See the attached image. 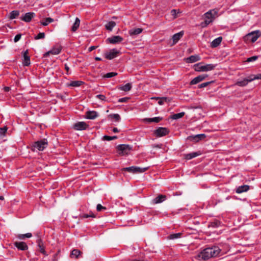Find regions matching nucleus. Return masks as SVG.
<instances>
[{
	"label": "nucleus",
	"mask_w": 261,
	"mask_h": 261,
	"mask_svg": "<svg viewBox=\"0 0 261 261\" xmlns=\"http://www.w3.org/2000/svg\"><path fill=\"white\" fill-rule=\"evenodd\" d=\"M183 35L184 32L182 31L175 34L174 35H173L172 37L173 41L174 43L177 42L180 39V38L182 37Z\"/></svg>",
	"instance_id": "obj_31"
},
{
	"label": "nucleus",
	"mask_w": 261,
	"mask_h": 261,
	"mask_svg": "<svg viewBox=\"0 0 261 261\" xmlns=\"http://www.w3.org/2000/svg\"><path fill=\"white\" fill-rule=\"evenodd\" d=\"M249 77H250V81H251V82L252 81H253L255 80H260L261 79V73H258L257 74H256V75H249Z\"/></svg>",
	"instance_id": "obj_44"
},
{
	"label": "nucleus",
	"mask_w": 261,
	"mask_h": 261,
	"mask_svg": "<svg viewBox=\"0 0 261 261\" xmlns=\"http://www.w3.org/2000/svg\"><path fill=\"white\" fill-rule=\"evenodd\" d=\"M102 140H106V141H111L112 140L111 136H109L107 135H105L102 137Z\"/></svg>",
	"instance_id": "obj_54"
},
{
	"label": "nucleus",
	"mask_w": 261,
	"mask_h": 261,
	"mask_svg": "<svg viewBox=\"0 0 261 261\" xmlns=\"http://www.w3.org/2000/svg\"><path fill=\"white\" fill-rule=\"evenodd\" d=\"M96 208L97 211H98V204L96 205Z\"/></svg>",
	"instance_id": "obj_64"
},
{
	"label": "nucleus",
	"mask_w": 261,
	"mask_h": 261,
	"mask_svg": "<svg viewBox=\"0 0 261 261\" xmlns=\"http://www.w3.org/2000/svg\"><path fill=\"white\" fill-rule=\"evenodd\" d=\"M221 225V222L217 219H215L214 221L210 222L208 224V227L216 228L219 227Z\"/></svg>",
	"instance_id": "obj_25"
},
{
	"label": "nucleus",
	"mask_w": 261,
	"mask_h": 261,
	"mask_svg": "<svg viewBox=\"0 0 261 261\" xmlns=\"http://www.w3.org/2000/svg\"><path fill=\"white\" fill-rule=\"evenodd\" d=\"M152 99H159L158 102V103L159 105H163L164 104V102H166L168 100V98L166 97H153Z\"/></svg>",
	"instance_id": "obj_40"
},
{
	"label": "nucleus",
	"mask_w": 261,
	"mask_h": 261,
	"mask_svg": "<svg viewBox=\"0 0 261 261\" xmlns=\"http://www.w3.org/2000/svg\"><path fill=\"white\" fill-rule=\"evenodd\" d=\"M88 125L84 121H80L75 123L73 125V128L77 130H83L86 129Z\"/></svg>",
	"instance_id": "obj_12"
},
{
	"label": "nucleus",
	"mask_w": 261,
	"mask_h": 261,
	"mask_svg": "<svg viewBox=\"0 0 261 261\" xmlns=\"http://www.w3.org/2000/svg\"><path fill=\"white\" fill-rule=\"evenodd\" d=\"M129 99V97H122L121 98H119L118 100L119 102H126L128 101V100Z\"/></svg>",
	"instance_id": "obj_52"
},
{
	"label": "nucleus",
	"mask_w": 261,
	"mask_h": 261,
	"mask_svg": "<svg viewBox=\"0 0 261 261\" xmlns=\"http://www.w3.org/2000/svg\"><path fill=\"white\" fill-rule=\"evenodd\" d=\"M258 57L257 56H252L251 57L248 58L246 60V61L248 62L255 61V60H256L258 59Z\"/></svg>",
	"instance_id": "obj_50"
},
{
	"label": "nucleus",
	"mask_w": 261,
	"mask_h": 261,
	"mask_svg": "<svg viewBox=\"0 0 261 261\" xmlns=\"http://www.w3.org/2000/svg\"><path fill=\"white\" fill-rule=\"evenodd\" d=\"M142 30L141 28L133 29L129 31V34L130 36L134 37L141 33Z\"/></svg>",
	"instance_id": "obj_26"
},
{
	"label": "nucleus",
	"mask_w": 261,
	"mask_h": 261,
	"mask_svg": "<svg viewBox=\"0 0 261 261\" xmlns=\"http://www.w3.org/2000/svg\"><path fill=\"white\" fill-rule=\"evenodd\" d=\"M182 235V233L181 232H178L176 233H172L170 234L168 236V239L169 240H175L179 239L181 237V236Z\"/></svg>",
	"instance_id": "obj_34"
},
{
	"label": "nucleus",
	"mask_w": 261,
	"mask_h": 261,
	"mask_svg": "<svg viewBox=\"0 0 261 261\" xmlns=\"http://www.w3.org/2000/svg\"><path fill=\"white\" fill-rule=\"evenodd\" d=\"M28 50H27L23 52V65L24 66H29L31 62H30V58L28 55Z\"/></svg>",
	"instance_id": "obj_21"
},
{
	"label": "nucleus",
	"mask_w": 261,
	"mask_h": 261,
	"mask_svg": "<svg viewBox=\"0 0 261 261\" xmlns=\"http://www.w3.org/2000/svg\"><path fill=\"white\" fill-rule=\"evenodd\" d=\"M97 116V113L94 111H88L86 112L85 117L89 119H94Z\"/></svg>",
	"instance_id": "obj_19"
},
{
	"label": "nucleus",
	"mask_w": 261,
	"mask_h": 261,
	"mask_svg": "<svg viewBox=\"0 0 261 261\" xmlns=\"http://www.w3.org/2000/svg\"><path fill=\"white\" fill-rule=\"evenodd\" d=\"M108 101V99L102 94H99V107H100V103Z\"/></svg>",
	"instance_id": "obj_43"
},
{
	"label": "nucleus",
	"mask_w": 261,
	"mask_h": 261,
	"mask_svg": "<svg viewBox=\"0 0 261 261\" xmlns=\"http://www.w3.org/2000/svg\"><path fill=\"white\" fill-rule=\"evenodd\" d=\"M19 15V11L17 10H13L11 11L9 15V18L13 19L16 18Z\"/></svg>",
	"instance_id": "obj_39"
},
{
	"label": "nucleus",
	"mask_w": 261,
	"mask_h": 261,
	"mask_svg": "<svg viewBox=\"0 0 261 261\" xmlns=\"http://www.w3.org/2000/svg\"><path fill=\"white\" fill-rule=\"evenodd\" d=\"M32 237V234L31 233H27L25 234H19L17 235V238L19 240H23L25 238H30Z\"/></svg>",
	"instance_id": "obj_38"
},
{
	"label": "nucleus",
	"mask_w": 261,
	"mask_h": 261,
	"mask_svg": "<svg viewBox=\"0 0 261 261\" xmlns=\"http://www.w3.org/2000/svg\"><path fill=\"white\" fill-rule=\"evenodd\" d=\"M250 80V77L248 76L247 77L244 78L242 80L238 81L236 82V85L240 87L246 86L248 85V83L251 82Z\"/></svg>",
	"instance_id": "obj_17"
},
{
	"label": "nucleus",
	"mask_w": 261,
	"mask_h": 261,
	"mask_svg": "<svg viewBox=\"0 0 261 261\" xmlns=\"http://www.w3.org/2000/svg\"><path fill=\"white\" fill-rule=\"evenodd\" d=\"M201 59L198 55H194L190 56L186 59V61L188 63H193L199 61Z\"/></svg>",
	"instance_id": "obj_16"
},
{
	"label": "nucleus",
	"mask_w": 261,
	"mask_h": 261,
	"mask_svg": "<svg viewBox=\"0 0 261 261\" xmlns=\"http://www.w3.org/2000/svg\"><path fill=\"white\" fill-rule=\"evenodd\" d=\"M83 83V82L80 81H74L67 83L66 85L67 87H77L80 86Z\"/></svg>",
	"instance_id": "obj_30"
},
{
	"label": "nucleus",
	"mask_w": 261,
	"mask_h": 261,
	"mask_svg": "<svg viewBox=\"0 0 261 261\" xmlns=\"http://www.w3.org/2000/svg\"><path fill=\"white\" fill-rule=\"evenodd\" d=\"M123 39L120 36H113L106 39V42L112 44H116L121 42Z\"/></svg>",
	"instance_id": "obj_9"
},
{
	"label": "nucleus",
	"mask_w": 261,
	"mask_h": 261,
	"mask_svg": "<svg viewBox=\"0 0 261 261\" xmlns=\"http://www.w3.org/2000/svg\"><path fill=\"white\" fill-rule=\"evenodd\" d=\"M260 36V31L255 30L248 33L244 37V39L246 41H250L252 42H255Z\"/></svg>",
	"instance_id": "obj_5"
},
{
	"label": "nucleus",
	"mask_w": 261,
	"mask_h": 261,
	"mask_svg": "<svg viewBox=\"0 0 261 261\" xmlns=\"http://www.w3.org/2000/svg\"><path fill=\"white\" fill-rule=\"evenodd\" d=\"M81 252L78 249H73L70 254V256L72 258H78L80 255Z\"/></svg>",
	"instance_id": "obj_33"
},
{
	"label": "nucleus",
	"mask_w": 261,
	"mask_h": 261,
	"mask_svg": "<svg viewBox=\"0 0 261 261\" xmlns=\"http://www.w3.org/2000/svg\"><path fill=\"white\" fill-rule=\"evenodd\" d=\"M163 119L162 117H155L153 118H147L144 119V121L148 123H151L152 122L158 123Z\"/></svg>",
	"instance_id": "obj_18"
},
{
	"label": "nucleus",
	"mask_w": 261,
	"mask_h": 261,
	"mask_svg": "<svg viewBox=\"0 0 261 261\" xmlns=\"http://www.w3.org/2000/svg\"><path fill=\"white\" fill-rule=\"evenodd\" d=\"M108 211V208L106 206H102L99 203V212H106Z\"/></svg>",
	"instance_id": "obj_51"
},
{
	"label": "nucleus",
	"mask_w": 261,
	"mask_h": 261,
	"mask_svg": "<svg viewBox=\"0 0 261 261\" xmlns=\"http://www.w3.org/2000/svg\"><path fill=\"white\" fill-rule=\"evenodd\" d=\"M50 54H51V52H50V50H49L48 51H47L43 54V57L46 58L47 56H48Z\"/></svg>",
	"instance_id": "obj_58"
},
{
	"label": "nucleus",
	"mask_w": 261,
	"mask_h": 261,
	"mask_svg": "<svg viewBox=\"0 0 261 261\" xmlns=\"http://www.w3.org/2000/svg\"><path fill=\"white\" fill-rule=\"evenodd\" d=\"M97 47V46H91L90 47H89L88 50H89V51H91L93 50L96 49Z\"/></svg>",
	"instance_id": "obj_55"
},
{
	"label": "nucleus",
	"mask_w": 261,
	"mask_h": 261,
	"mask_svg": "<svg viewBox=\"0 0 261 261\" xmlns=\"http://www.w3.org/2000/svg\"><path fill=\"white\" fill-rule=\"evenodd\" d=\"M216 66V64H213L201 65V63H199L194 65V69L198 72H206L213 70Z\"/></svg>",
	"instance_id": "obj_4"
},
{
	"label": "nucleus",
	"mask_w": 261,
	"mask_h": 261,
	"mask_svg": "<svg viewBox=\"0 0 261 261\" xmlns=\"http://www.w3.org/2000/svg\"><path fill=\"white\" fill-rule=\"evenodd\" d=\"M65 69L67 72V74H68V72L69 70V67L68 66L67 64H65Z\"/></svg>",
	"instance_id": "obj_59"
},
{
	"label": "nucleus",
	"mask_w": 261,
	"mask_h": 261,
	"mask_svg": "<svg viewBox=\"0 0 261 261\" xmlns=\"http://www.w3.org/2000/svg\"><path fill=\"white\" fill-rule=\"evenodd\" d=\"M14 246L20 250H27L28 249L27 244L23 242H15L14 243Z\"/></svg>",
	"instance_id": "obj_14"
},
{
	"label": "nucleus",
	"mask_w": 261,
	"mask_h": 261,
	"mask_svg": "<svg viewBox=\"0 0 261 261\" xmlns=\"http://www.w3.org/2000/svg\"><path fill=\"white\" fill-rule=\"evenodd\" d=\"M111 138H112V140L117 139L118 137L116 136H111Z\"/></svg>",
	"instance_id": "obj_61"
},
{
	"label": "nucleus",
	"mask_w": 261,
	"mask_h": 261,
	"mask_svg": "<svg viewBox=\"0 0 261 261\" xmlns=\"http://www.w3.org/2000/svg\"><path fill=\"white\" fill-rule=\"evenodd\" d=\"M3 89L5 92H8L11 90V88L9 87L5 86L4 87Z\"/></svg>",
	"instance_id": "obj_56"
},
{
	"label": "nucleus",
	"mask_w": 261,
	"mask_h": 261,
	"mask_svg": "<svg viewBox=\"0 0 261 261\" xmlns=\"http://www.w3.org/2000/svg\"><path fill=\"white\" fill-rule=\"evenodd\" d=\"M132 88V84L130 83H128L124 85H121L119 87L118 89L122 91H124L125 92L128 91L130 90Z\"/></svg>",
	"instance_id": "obj_28"
},
{
	"label": "nucleus",
	"mask_w": 261,
	"mask_h": 261,
	"mask_svg": "<svg viewBox=\"0 0 261 261\" xmlns=\"http://www.w3.org/2000/svg\"><path fill=\"white\" fill-rule=\"evenodd\" d=\"M48 146V141L46 139H43L34 142L32 145V150L35 151V150L38 151H43Z\"/></svg>",
	"instance_id": "obj_3"
},
{
	"label": "nucleus",
	"mask_w": 261,
	"mask_h": 261,
	"mask_svg": "<svg viewBox=\"0 0 261 261\" xmlns=\"http://www.w3.org/2000/svg\"><path fill=\"white\" fill-rule=\"evenodd\" d=\"M81 217L83 218H88L89 217L95 218L96 216L92 212H90V213L89 214H83Z\"/></svg>",
	"instance_id": "obj_46"
},
{
	"label": "nucleus",
	"mask_w": 261,
	"mask_h": 261,
	"mask_svg": "<svg viewBox=\"0 0 261 261\" xmlns=\"http://www.w3.org/2000/svg\"><path fill=\"white\" fill-rule=\"evenodd\" d=\"M148 167L141 168L137 166H131L122 168V171H127L133 173H143L148 169Z\"/></svg>",
	"instance_id": "obj_7"
},
{
	"label": "nucleus",
	"mask_w": 261,
	"mask_h": 261,
	"mask_svg": "<svg viewBox=\"0 0 261 261\" xmlns=\"http://www.w3.org/2000/svg\"><path fill=\"white\" fill-rule=\"evenodd\" d=\"M117 148L119 151H121L122 152H126L127 150H129L130 149V146L126 144L118 145Z\"/></svg>",
	"instance_id": "obj_27"
},
{
	"label": "nucleus",
	"mask_w": 261,
	"mask_h": 261,
	"mask_svg": "<svg viewBox=\"0 0 261 261\" xmlns=\"http://www.w3.org/2000/svg\"><path fill=\"white\" fill-rule=\"evenodd\" d=\"M249 189V186L246 185L239 186L236 190V193L240 194L247 192Z\"/></svg>",
	"instance_id": "obj_23"
},
{
	"label": "nucleus",
	"mask_w": 261,
	"mask_h": 261,
	"mask_svg": "<svg viewBox=\"0 0 261 261\" xmlns=\"http://www.w3.org/2000/svg\"><path fill=\"white\" fill-rule=\"evenodd\" d=\"M117 74H118V73L117 72H111L107 73V74H101V76L103 79H109V78L114 77V76L117 75Z\"/></svg>",
	"instance_id": "obj_36"
},
{
	"label": "nucleus",
	"mask_w": 261,
	"mask_h": 261,
	"mask_svg": "<svg viewBox=\"0 0 261 261\" xmlns=\"http://www.w3.org/2000/svg\"><path fill=\"white\" fill-rule=\"evenodd\" d=\"M221 252V249L217 246L207 247L200 252L197 256L198 260H208L213 257L218 256Z\"/></svg>",
	"instance_id": "obj_1"
},
{
	"label": "nucleus",
	"mask_w": 261,
	"mask_h": 261,
	"mask_svg": "<svg viewBox=\"0 0 261 261\" xmlns=\"http://www.w3.org/2000/svg\"><path fill=\"white\" fill-rule=\"evenodd\" d=\"M95 60L96 61H98V57H95Z\"/></svg>",
	"instance_id": "obj_63"
},
{
	"label": "nucleus",
	"mask_w": 261,
	"mask_h": 261,
	"mask_svg": "<svg viewBox=\"0 0 261 261\" xmlns=\"http://www.w3.org/2000/svg\"><path fill=\"white\" fill-rule=\"evenodd\" d=\"M51 261H58L57 254H55L54 255Z\"/></svg>",
	"instance_id": "obj_57"
},
{
	"label": "nucleus",
	"mask_w": 261,
	"mask_h": 261,
	"mask_svg": "<svg viewBox=\"0 0 261 261\" xmlns=\"http://www.w3.org/2000/svg\"><path fill=\"white\" fill-rule=\"evenodd\" d=\"M80 23V20L78 18H76L74 23L71 28V31L72 32H75L78 28L79 27Z\"/></svg>",
	"instance_id": "obj_35"
},
{
	"label": "nucleus",
	"mask_w": 261,
	"mask_h": 261,
	"mask_svg": "<svg viewBox=\"0 0 261 261\" xmlns=\"http://www.w3.org/2000/svg\"><path fill=\"white\" fill-rule=\"evenodd\" d=\"M166 199V197L165 195H160L159 196H158L157 197H156L154 199H153V202L155 204H157V203H160L163 201H164Z\"/></svg>",
	"instance_id": "obj_29"
},
{
	"label": "nucleus",
	"mask_w": 261,
	"mask_h": 261,
	"mask_svg": "<svg viewBox=\"0 0 261 261\" xmlns=\"http://www.w3.org/2000/svg\"><path fill=\"white\" fill-rule=\"evenodd\" d=\"M169 132V131L167 128L160 127L155 130L154 133L156 136L161 137L167 135Z\"/></svg>",
	"instance_id": "obj_10"
},
{
	"label": "nucleus",
	"mask_w": 261,
	"mask_h": 261,
	"mask_svg": "<svg viewBox=\"0 0 261 261\" xmlns=\"http://www.w3.org/2000/svg\"><path fill=\"white\" fill-rule=\"evenodd\" d=\"M201 153L200 151L192 152L191 153L184 154V156L186 160H190L198 156H199L201 155Z\"/></svg>",
	"instance_id": "obj_15"
},
{
	"label": "nucleus",
	"mask_w": 261,
	"mask_h": 261,
	"mask_svg": "<svg viewBox=\"0 0 261 261\" xmlns=\"http://www.w3.org/2000/svg\"><path fill=\"white\" fill-rule=\"evenodd\" d=\"M4 199V197L3 196H0V200H3Z\"/></svg>",
	"instance_id": "obj_62"
},
{
	"label": "nucleus",
	"mask_w": 261,
	"mask_h": 261,
	"mask_svg": "<svg viewBox=\"0 0 261 261\" xmlns=\"http://www.w3.org/2000/svg\"><path fill=\"white\" fill-rule=\"evenodd\" d=\"M45 38V33L43 32L39 33L37 36H35L34 39L35 40H39L43 39Z\"/></svg>",
	"instance_id": "obj_48"
},
{
	"label": "nucleus",
	"mask_w": 261,
	"mask_h": 261,
	"mask_svg": "<svg viewBox=\"0 0 261 261\" xmlns=\"http://www.w3.org/2000/svg\"><path fill=\"white\" fill-rule=\"evenodd\" d=\"M222 40V37H218L217 38L215 39L211 42V46L213 48H215L218 47L221 43Z\"/></svg>",
	"instance_id": "obj_24"
},
{
	"label": "nucleus",
	"mask_w": 261,
	"mask_h": 261,
	"mask_svg": "<svg viewBox=\"0 0 261 261\" xmlns=\"http://www.w3.org/2000/svg\"><path fill=\"white\" fill-rule=\"evenodd\" d=\"M8 128L7 126H4L3 127H0V136H4L5 135L7 131Z\"/></svg>",
	"instance_id": "obj_47"
},
{
	"label": "nucleus",
	"mask_w": 261,
	"mask_h": 261,
	"mask_svg": "<svg viewBox=\"0 0 261 261\" xmlns=\"http://www.w3.org/2000/svg\"><path fill=\"white\" fill-rule=\"evenodd\" d=\"M115 25H116L115 22H114L113 21H111L107 22L105 24V28L107 30H108L109 31H111L113 30V29L115 27Z\"/></svg>",
	"instance_id": "obj_32"
},
{
	"label": "nucleus",
	"mask_w": 261,
	"mask_h": 261,
	"mask_svg": "<svg viewBox=\"0 0 261 261\" xmlns=\"http://www.w3.org/2000/svg\"><path fill=\"white\" fill-rule=\"evenodd\" d=\"M54 21V19L50 17H48L45 18V19L43 21H41V24L43 26H46L49 23H51Z\"/></svg>",
	"instance_id": "obj_42"
},
{
	"label": "nucleus",
	"mask_w": 261,
	"mask_h": 261,
	"mask_svg": "<svg viewBox=\"0 0 261 261\" xmlns=\"http://www.w3.org/2000/svg\"><path fill=\"white\" fill-rule=\"evenodd\" d=\"M35 16V13L34 12H28L20 17V19L26 22H29L31 21L32 19Z\"/></svg>",
	"instance_id": "obj_11"
},
{
	"label": "nucleus",
	"mask_w": 261,
	"mask_h": 261,
	"mask_svg": "<svg viewBox=\"0 0 261 261\" xmlns=\"http://www.w3.org/2000/svg\"><path fill=\"white\" fill-rule=\"evenodd\" d=\"M61 47H54L50 50V52H51V54L56 55L59 54L61 53Z\"/></svg>",
	"instance_id": "obj_41"
},
{
	"label": "nucleus",
	"mask_w": 261,
	"mask_h": 261,
	"mask_svg": "<svg viewBox=\"0 0 261 261\" xmlns=\"http://www.w3.org/2000/svg\"><path fill=\"white\" fill-rule=\"evenodd\" d=\"M120 53V51L119 50H117L116 48H113L106 51L103 53V56L107 59L112 60L116 58Z\"/></svg>",
	"instance_id": "obj_6"
},
{
	"label": "nucleus",
	"mask_w": 261,
	"mask_h": 261,
	"mask_svg": "<svg viewBox=\"0 0 261 261\" xmlns=\"http://www.w3.org/2000/svg\"><path fill=\"white\" fill-rule=\"evenodd\" d=\"M180 12L179 10H177L176 9H173L171 11V14L173 17L174 18H176L177 17V14Z\"/></svg>",
	"instance_id": "obj_49"
},
{
	"label": "nucleus",
	"mask_w": 261,
	"mask_h": 261,
	"mask_svg": "<svg viewBox=\"0 0 261 261\" xmlns=\"http://www.w3.org/2000/svg\"><path fill=\"white\" fill-rule=\"evenodd\" d=\"M218 11L217 9H211L204 14V21L201 23L202 27H207L213 22L215 18L218 16Z\"/></svg>",
	"instance_id": "obj_2"
},
{
	"label": "nucleus",
	"mask_w": 261,
	"mask_h": 261,
	"mask_svg": "<svg viewBox=\"0 0 261 261\" xmlns=\"http://www.w3.org/2000/svg\"><path fill=\"white\" fill-rule=\"evenodd\" d=\"M185 113L184 112L174 114L171 116V118L173 120H177L178 119L182 118L185 115Z\"/></svg>",
	"instance_id": "obj_37"
},
{
	"label": "nucleus",
	"mask_w": 261,
	"mask_h": 261,
	"mask_svg": "<svg viewBox=\"0 0 261 261\" xmlns=\"http://www.w3.org/2000/svg\"><path fill=\"white\" fill-rule=\"evenodd\" d=\"M112 131L114 132V133H117L119 132L118 129L116 127H114L112 129Z\"/></svg>",
	"instance_id": "obj_60"
},
{
	"label": "nucleus",
	"mask_w": 261,
	"mask_h": 261,
	"mask_svg": "<svg viewBox=\"0 0 261 261\" xmlns=\"http://www.w3.org/2000/svg\"><path fill=\"white\" fill-rule=\"evenodd\" d=\"M214 83V81H213L203 83L202 84L198 85V88H203L206 87V86H207L208 85H209L210 84H211V83Z\"/></svg>",
	"instance_id": "obj_45"
},
{
	"label": "nucleus",
	"mask_w": 261,
	"mask_h": 261,
	"mask_svg": "<svg viewBox=\"0 0 261 261\" xmlns=\"http://www.w3.org/2000/svg\"><path fill=\"white\" fill-rule=\"evenodd\" d=\"M21 37V34H17V35L15 36V37H14V41L15 42H18V41L20 39Z\"/></svg>",
	"instance_id": "obj_53"
},
{
	"label": "nucleus",
	"mask_w": 261,
	"mask_h": 261,
	"mask_svg": "<svg viewBox=\"0 0 261 261\" xmlns=\"http://www.w3.org/2000/svg\"><path fill=\"white\" fill-rule=\"evenodd\" d=\"M37 246L39 248V251L41 253L45 255H47L46 252L45 250V247L44 246V244L43 241L41 239H38L37 241Z\"/></svg>",
	"instance_id": "obj_20"
},
{
	"label": "nucleus",
	"mask_w": 261,
	"mask_h": 261,
	"mask_svg": "<svg viewBox=\"0 0 261 261\" xmlns=\"http://www.w3.org/2000/svg\"><path fill=\"white\" fill-rule=\"evenodd\" d=\"M208 76V75L207 74H200L195 77H194L191 82H190V85H195L199 82L203 81L204 79H205Z\"/></svg>",
	"instance_id": "obj_13"
},
{
	"label": "nucleus",
	"mask_w": 261,
	"mask_h": 261,
	"mask_svg": "<svg viewBox=\"0 0 261 261\" xmlns=\"http://www.w3.org/2000/svg\"><path fill=\"white\" fill-rule=\"evenodd\" d=\"M205 134H199L194 135H190L187 137L186 141L193 142H198L200 140H203L206 137Z\"/></svg>",
	"instance_id": "obj_8"
},
{
	"label": "nucleus",
	"mask_w": 261,
	"mask_h": 261,
	"mask_svg": "<svg viewBox=\"0 0 261 261\" xmlns=\"http://www.w3.org/2000/svg\"><path fill=\"white\" fill-rule=\"evenodd\" d=\"M108 117L113 122H119L121 120L120 116L118 114H111L108 115Z\"/></svg>",
	"instance_id": "obj_22"
}]
</instances>
